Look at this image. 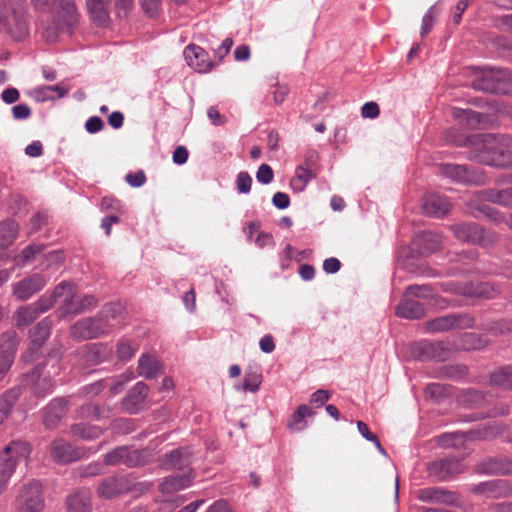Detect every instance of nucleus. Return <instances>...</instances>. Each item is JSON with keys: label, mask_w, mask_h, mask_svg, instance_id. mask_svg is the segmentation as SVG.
<instances>
[{"label": "nucleus", "mask_w": 512, "mask_h": 512, "mask_svg": "<svg viewBox=\"0 0 512 512\" xmlns=\"http://www.w3.org/2000/svg\"><path fill=\"white\" fill-rule=\"evenodd\" d=\"M130 482L122 476L108 477L97 488V494L103 499H112L129 491Z\"/></svg>", "instance_id": "nucleus-16"}, {"label": "nucleus", "mask_w": 512, "mask_h": 512, "mask_svg": "<svg viewBox=\"0 0 512 512\" xmlns=\"http://www.w3.org/2000/svg\"><path fill=\"white\" fill-rule=\"evenodd\" d=\"M71 433L74 437L83 440H93L100 437L102 429L98 426L79 423L71 427Z\"/></svg>", "instance_id": "nucleus-41"}, {"label": "nucleus", "mask_w": 512, "mask_h": 512, "mask_svg": "<svg viewBox=\"0 0 512 512\" xmlns=\"http://www.w3.org/2000/svg\"><path fill=\"white\" fill-rule=\"evenodd\" d=\"M124 308L119 303L105 305L95 318H83L70 328V335L77 340L98 338L124 322Z\"/></svg>", "instance_id": "nucleus-2"}, {"label": "nucleus", "mask_w": 512, "mask_h": 512, "mask_svg": "<svg viewBox=\"0 0 512 512\" xmlns=\"http://www.w3.org/2000/svg\"><path fill=\"white\" fill-rule=\"evenodd\" d=\"M313 412L305 404L298 406L296 411L292 414L287 427L289 430L298 432L306 427L305 418L312 415Z\"/></svg>", "instance_id": "nucleus-40"}, {"label": "nucleus", "mask_w": 512, "mask_h": 512, "mask_svg": "<svg viewBox=\"0 0 512 512\" xmlns=\"http://www.w3.org/2000/svg\"><path fill=\"white\" fill-rule=\"evenodd\" d=\"M430 475L439 480H446L462 472V464L456 458L440 459L429 465Z\"/></svg>", "instance_id": "nucleus-18"}, {"label": "nucleus", "mask_w": 512, "mask_h": 512, "mask_svg": "<svg viewBox=\"0 0 512 512\" xmlns=\"http://www.w3.org/2000/svg\"><path fill=\"white\" fill-rule=\"evenodd\" d=\"M237 189L240 193H248L251 190L252 178L247 172H240L237 175Z\"/></svg>", "instance_id": "nucleus-60"}, {"label": "nucleus", "mask_w": 512, "mask_h": 512, "mask_svg": "<svg viewBox=\"0 0 512 512\" xmlns=\"http://www.w3.org/2000/svg\"><path fill=\"white\" fill-rule=\"evenodd\" d=\"M477 470L487 474H512V458L488 459L480 463Z\"/></svg>", "instance_id": "nucleus-29"}, {"label": "nucleus", "mask_w": 512, "mask_h": 512, "mask_svg": "<svg viewBox=\"0 0 512 512\" xmlns=\"http://www.w3.org/2000/svg\"><path fill=\"white\" fill-rule=\"evenodd\" d=\"M484 202L487 200L478 197V192L470 199L468 205L473 216L478 218L479 214H482L492 222L501 223L504 220V214Z\"/></svg>", "instance_id": "nucleus-20"}, {"label": "nucleus", "mask_w": 512, "mask_h": 512, "mask_svg": "<svg viewBox=\"0 0 512 512\" xmlns=\"http://www.w3.org/2000/svg\"><path fill=\"white\" fill-rule=\"evenodd\" d=\"M191 483V479L188 475H172L167 477L160 485V489L163 493H172L188 487Z\"/></svg>", "instance_id": "nucleus-39"}, {"label": "nucleus", "mask_w": 512, "mask_h": 512, "mask_svg": "<svg viewBox=\"0 0 512 512\" xmlns=\"http://www.w3.org/2000/svg\"><path fill=\"white\" fill-rule=\"evenodd\" d=\"M17 512H44L42 486L36 481L24 484L16 497Z\"/></svg>", "instance_id": "nucleus-7"}, {"label": "nucleus", "mask_w": 512, "mask_h": 512, "mask_svg": "<svg viewBox=\"0 0 512 512\" xmlns=\"http://www.w3.org/2000/svg\"><path fill=\"white\" fill-rule=\"evenodd\" d=\"M190 464V455L186 450L178 449L166 454L163 465L166 468L183 469Z\"/></svg>", "instance_id": "nucleus-36"}, {"label": "nucleus", "mask_w": 512, "mask_h": 512, "mask_svg": "<svg viewBox=\"0 0 512 512\" xmlns=\"http://www.w3.org/2000/svg\"><path fill=\"white\" fill-rule=\"evenodd\" d=\"M452 116L454 119L458 120L460 124L469 129L481 128L487 122V117L484 114L471 109L453 108Z\"/></svg>", "instance_id": "nucleus-25"}, {"label": "nucleus", "mask_w": 512, "mask_h": 512, "mask_svg": "<svg viewBox=\"0 0 512 512\" xmlns=\"http://www.w3.org/2000/svg\"><path fill=\"white\" fill-rule=\"evenodd\" d=\"M43 11L51 12L54 28L48 29L49 35L55 36L57 31L74 26L78 21V12L74 0H31Z\"/></svg>", "instance_id": "nucleus-4"}, {"label": "nucleus", "mask_w": 512, "mask_h": 512, "mask_svg": "<svg viewBox=\"0 0 512 512\" xmlns=\"http://www.w3.org/2000/svg\"><path fill=\"white\" fill-rule=\"evenodd\" d=\"M262 381V375L253 368L246 370L242 389L243 391L256 392Z\"/></svg>", "instance_id": "nucleus-49"}, {"label": "nucleus", "mask_w": 512, "mask_h": 512, "mask_svg": "<svg viewBox=\"0 0 512 512\" xmlns=\"http://www.w3.org/2000/svg\"><path fill=\"white\" fill-rule=\"evenodd\" d=\"M468 158L495 168H512V137L508 135L475 134L466 138Z\"/></svg>", "instance_id": "nucleus-1"}, {"label": "nucleus", "mask_w": 512, "mask_h": 512, "mask_svg": "<svg viewBox=\"0 0 512 512\" xmlns=\"http://www.w3.org/2000/svg\"><path fill=\"white\" fill-rule=\"evenodd\" d=\"M46 285L45 278L40 274H33L13 285V295L21 301L27 300Z\"/></svg>", "instance_id": "nucleus-15"}, {"label": "nucleus", "mask_w": 512, "mask_h": 512, "mask_svg": "<svg viewBox=\"0 0 512 512\" xmlns=\"http://www.w3.org/2000/svg\"><path fill=\"white\" fill-rule=\"evenodd\" d=\"M418 499L426 503L451 505L456 501L454 493L440 487H428L418 491Z\"/></svg>", "instance_id": "nucleus-22"}, {"label": "nucleus", "mask_w": 512, "mask_h": 512, "mask_svg": "<svg viewBox=\"0 0 512 512\" xmlns=\"http://www.w3.org/2000/svg\"><path fill=\"white\" fill-rule=\"evenodd\" d=\"M488 343L486 337L476 333H466L462 338V348L465 350H480Z\"/></svg>", "instance_id": "nucleus-47"}, {"label": "nucleus", "mask_w": 512, "mask_h": 512, "mask_svg": "<svg viewBox=\"0 0 512 512\" xmlns=\"http://www.w3.org/2000/svg\"><path fill=\"white\" fill-rule=\"evenodd\" d=\"M422 209L426 215L440 218L450 211L451 204L447 198L432 193L422 199Z\"/></svg>", "instance_id": "nucleus-19"}, {"label": "nucleus", "mask_w": 512, "mask_h": 512, "mask_svg": "<svg viewBox=\"0 0 512 512\" xmlns=\"http://www.w3.org/2000/svg\"><path fill=\"white\" fill-rule=\"evenodd\" d=\"M51 333V323L47 319L39 322L31 332V342L33 350L39 349L44 342L48 339Z\"/></svg>", "instance_id": "nucleus-37"}, {"label": "nucleus", "mask_w": 512, "mask_h": 512, "mask_svg": "<svg viewBox=\"0 0 512 512\" xmlns=\"http://www.w3.org/2000/svg\"><path fill=\"white\" fill-rule=\"evenodd\" d=\"M96 299L92 295H86L82 298L76 297L75 285L73 284V296L71 300L66 301V314H78L87 309L96 306Z\"/></svg>", "instance_id": "nucleus-32"}, {"label": "nucleus", "mask_w": 512, "mask_h": 512, "mask_svg": "<svg viewBox=\"0 0 512 512\" xmlns=\"http://www.w3.org/2000/svg\"><path fill=\"white\" fill-rule=\"evenodd\" d=\"M48 224V215L45 212L36 213L30 220V233L38 232Z\"/></svg>", "instance_id": "nucleus-57"}, {"label": "nucleus", "mask_w": 512, "mask_h": 512, "mask_svg": "<svg viewBox=\"0 0 512 512\" xmlns=\"http://www.w3.org/2000/svg\"><path fill=\"white\" fill-rule=\"evenodd\" d=\"M68 401L54 399L45 409L43 422L48 429L55 428L67 412Z\"/></svg>", "instance_id": "nucleus-23"}, {"label": "nucleus", "mask_w": 512, "mask_h": 512, "mask_svg": "<svg viewBox=\"0 0 512 512\" xmlns=\"http://www.w3.org/2000/svg\"><path fill=\"white\" fill-rule=\"evenodd\" d=\"M317 171L308 168L298 167L295 176L292 178L290 185L295 192H301L305 189L307 183L316 177Z\"/></svg>", "instance_id": "nucleus-38"}, {"label": "nucleus", "mask_w": 512, "mask_h": 512, "mask_svg": "<svg viewBox=\"0 0 512 512\" xmlns=\"http://www.w3.org/2000/svg\"><path fill=\"white\" fill-rule=\"evenodd\" d=\"M50 368L49 362L36 366L32 371L23 375L22 385L30 386L38 396H44L54 387L53 377L59 374L58 365L52 363Z\"/></svg>", "instance_id": "nucleus-6"}, {"label": "nucleus", "mask_w": 512, "mask_h": 512, "mask_svg": "<svg viewBox=\"0 0 512 512\" xmlns=\"http://www.w3.org/2000/svg\"><path fill=\"white\" fill-rule=\"evenodd\" d=\"M184 57L188 65L200 73L210 71L215 63L210 60L208 53L200 46L190 44L184 50Z\"/></svg>", "instance_id": "nucleus-14"}, {"label": "nucleus", "mask_w": 512, "mask_h": 512, "mask_svg": "<svg viewBox=\"0 0 512 512\" xmlns=\"http://www.w3.org/2000/svg\"><path fill=\"white\" fill-rule=\"evenodd\" d=\"M161 370V364L153 355L144 354L138 361V374L147 379L156 377Z\"/></svg>", "instance_id": "nucleus-34"}, {"label": "nucleus", "mask_w": 512, "mask_h": 512, "mask_svg": "<svg viewBox=\"0 0 512 512\" xmlns=\"http://www.w3.org/2000/svg\"><path fill=\"white\" fill-rule=\"evenodd\" d=\"M499 241H500V235L496 231L486 229L479 225L478 236H477V241H476L477 245L484 247V248H488V247H493V246L497 245L499 243Z\"/></svg>", "instance_id": "nucleus-45"}, {"label": "nucleus", "mask_w": 512, "mask_h": 512, "mask_svg": "<svg viewBox=\"0 0 512 512\" xmlns=\"http://www.w3.org/2000/svg\"><path fill=\"white\" fill-rule=\"evenodd\" d=\"M106 357V348L101 344H85L73 355L72 363L80 370H87L100 364Z\"/></svg>", "instance_id": "nucleus-9"}, {"label": "nucleus", "mask_w": 512, "mask_h": 512, "mask_svg": "<svg viewBox=\"0 0 512 512\" xmlns=\"http://www.w3.org/2000/svg\"><path fill=\"white\" fill-rule=\"evenodd\" d=\"M380 113V109L377 103L367 102L362 106L361 114L364 118H376Z\"/></svg>", "instance_id": "nucleus-64"}, {"label": "nucleus", "mask_w": 512, "mask_h": 512, "mask_svg": "<svg viewBox=\"0 0 512 512\" xmlns=\"http://www.w3.org/2000/svg\"><path fill=\"white\" fill-rule=\"evenodd\" d=\"M474 323V318L469 314H449L427 321L425 327L434 333L450 329H467L473 327Z\"/></svg>", "instance_id": "nucleus-10"}, {"label": "nucleus", "mask_w": 512, "mask_h": 512, "mask_svg": "<svg viewBox=\"0 0 512 512\" xmlns=\"http://www.w3.org/2000/svg\"><path fill=\"white\" fill-rule=\"evenodd\" d=\"M505 485L504 480H498V481H490V482H484L479 484L475 491L477 493H485L488 495H491L493 497L499 496L501 493L497 492V489L503 488Z\"/></svg>", "instance_id": "nucleus-52"}, {"label": "nucleus", "mask_w": 512, "mask_h": 512, "mask_svg": "<svg viewBox=\"0 0 512 512\" xmlns=\"http://www.w3.org/2000/svg\"><path fill=\"white\" fill-rule=\"evenodd\" d=\"M26 0H3L0 3V32L20 41L28 34L25 20Z\"/></svg>", "instance_id": "nucleus-3"}, {"label": "nucleus", "mask_w": 512, "mask_h": 512, "mask_svg": "<svg viewBox=\"0 0 512 512\" xmlns=\"http://www.w3.org/2000/svg\"><path fill=\"white\" fill-rule=\"evenodd\" d=\"M425 308L418 300L404 294V299L396 307V315L406 319H420L425 316Z\"/></svg>", "instance_id": "nucleus-24"}, {"label": "nucleus", "mask_w": 512, "mask_h": 512, "mask_svg": "<svg viewBox=\"0 0 512 512\" xmlns=\"http://www.w3.org/2000/svg\"><path fill=\"white\" fill-rule=\"evenodd\" d=\"M12 116L15 120H25L28 119L31 114V108L27 104H17L11 109Z\"/></svg>", "instance_id": "nucleus-61"}, {"label": "nucleus", "mask_w": 512, "mask_h": 512, "mask_svg": "<svg viewBox=\"0 0 512 512\" xmlns=\"http://www.w3.org/2000/svg\"><path fill=\"white\" fill-rule=\"evenodd\" d=\"M274 177V172L268 164H261L256 173V179L263 184H269Z\"/></svg>", "instance_id": "nucleus-58"}, {"label": "nucleus", "mask_w": 512, "mask_h": 512, "mask_svg": "<svg viewBox=\"0 0 512 512\" xmlns=\"http://www.w3.org/2000/svg\"><path fill=\"white\" fill-rule=\"evenodd\" d=\"M406 296L432 300L436 296V290L432 285H410L405 290Z\"/></svg>", "instance_id": "nucleus-44"}, {"label": "nucleus", "mask_w": 512, "mask_h": 512, "mask_svg": "<svg viewBox=\"0 0 512 512\" xmlns=\"http://www.w3.org/2000/svg\"><path fill=\"white\" fill-rule=\"evenodd\" d=\"M67 512H91V492L80 489L70 494L66 499Z\"/></svg>", "instance_id": "nucleus-26"}, {"label": "nucleus", "mask_w": 512, "mask_h": 512, "mask_svg": "<svg viewBox=\"0 0 512 512\" xmlns=\"http://www.w3.org/2000/svg\"><path fill=\"white\" fill-rule=\"evenodd\" d=\"M40 314L33 304L20 307L16 313V325L18 327L28 326L34 322Z\"/></svg>", "instance_id": "nucleus-42"}, {"label": "nucleus", "mask_w": 512, "mask_h": 512, "mask_svg": "<svg viewBox=\"0 0 512 512\" xmlns=\"http://www.w3.org/2000/svg\"><path fill=\"white\" fill-rule=\"evenodd\" d=\"M72 296L73 283L64 281L57 285L51 294L42 295L33 305L38 313L41 314L49 310L58 299H62L65 309L66 301L71 300Z\"/></svg>", "instance_id": "nucleus-12"}, {"label": "nucleus", "mask_w": 512, "mask_h": 512, "mask_svg": "<svg viewBox=\"0 0 512 512\" xmlns=\"http://www.w3.org/2000/svg\"><path fill=\"white\" fill-rule=\"evenodd\" d=\"M18 345L19 337L14 330L3 332L0 335V356L10 357L14 361Z\"/></svg>", "instance_id": "nucleus-33"}, {"label": "nucleus", "mask_w": 512, "mask_h": 512, "mask_svg": "<svg viewBox=\"0 0 512 512\" xmlns=\"http://www.w3.org/2000/svg\"><path fill=\"white\" fill-rule=\"evenodd\" d=\"M79 413L83 418L99 419L101 417L100 407L91 403L83 405Z\"/></svg>", "instance_id": "nucleus-63"}, {"label": "nucleus", "mask_w": 512, "mask_h": 512, "mask_svg": "<svg viewBox=\"0 0 512 512\" xmlns=\"http://www.w3.org/2000/svg\"><path fill=\"white\" fill-rule=\"evenodd\" d=\"M88 12L92 20L100 26L108 23L111 0H86Z\"/></svg>", "instance_id": "nucleus-27"}, {"label": "nucleus", "mask_w": 512, "mask_h": 512, "mask_svg": "<svg viewBox=\"0 0 512 512\" xmlns=\"http://www.w3.org/2000/svg\"><path fill=\"white\" fill-rule=\"evenodd\" d=\"M148 391L149 388L144 382L136 383L123 401L125 410L131 414L137 413L143 407Z\"/></svg>", "instance_id": "nucleus-21"}, {"label": "nucleus", "mask_w": 512, "mask_h": 512, "mask_svg": "<svg viewBox=\"0 0 512 512\" xmlns=\"http://www.w3.org/2000/svg\"><path fill=\"white\" fill-rule=\"evenodd\" d=\"M19 397V391L17 389H11L9 391H6L0 396V423L3 422V420L7 417V415L10 413L12 407L16 403V400Z\"/></svg>", "instance_id": "nucleus-43"}, {"label": "nucleus", "mask_w": 512, "mask_h": 512, "mask_svg": "<svg viewBox=\"0 0 512 512\" xmlns=\"http://www.w3.org/2000/svg\"><path fill=\"white\" fill-rule=\"evenodd\" d=\"M445 290L464 296L491 298L495 294V289L489 283H455L445 284Z\"/></svg>", "instance_id": "nucleus-13"}, {"label": "nucleus", "mask_w": 512, "mask_h": 512, "mask_svg": "<svg viewBox=\"0 0 512 512\" xmlns=\"http://www.w3.org/2000/svg\"><path fill=\"white\" fill-rule=\"evenodd\" d=\"M50 455L57 463H70L80 458V452L68 441L57 438L50 445Z\"/></svg>", "instance_id": "nucleus-17"}, {"label": "nucleus", "mask_w": 512, "mask_h": 512, "mask_svg": "<svg viewBox=\"0 0 512 512\" xmlns=\"http://www.w3.org/2000/svg\"><path fill=\"white\" fill-rule=\"evenodd\" d=\"M439 170L442 175L459 183L485 185L488 182V177L483 170L466 165L442 164Z\"/></svg>", "instance_id": "nucleus-8"}, {"label": "nucleus", "mask_w": 512, "mask_h": 512, "mask_svg": "<svg viewBox=\"0 0 512 512\" xmlns=\"http://www.w3.org/2000/svg\"><path fill=\"white\" fill-rule=\"evenodd\" d=\"M136 352V348L128 340H121L118 343L117 355L123 360H130Z\"/></svg>", "instance_id": "nucleus-55"}, {"label": "nucleus", "mask_w": 512, "mask_h": 512, "mask_svg": "<svg viewBox=\"0 0 512 512\" xmlns=\"http://www.w3.org/2000/svg\"><path fill=\"white\" fill-rule=\"evenodd\" d=\"M479 224L474 222L458 223L451 226L454 236L466 243L476 244Z\"/></svg>", "instance_id": "nucleus-30"}, {"label": "nucleus", "mask_w": 512, "mask_h": 512, "mask_svg": "<svg viewBox=\"0 0 512 512\" xmlns=\"http://www.w3.org/2000/svg\"><path fill=\"white\" fill-rule=\"evenodd\" d=\"M418 239H422L425 244V249L429 252H434L440 248L442 237L435 232L427 231L419 235Z\"/></svg>", "instance_id": "nucleus-51"}, {"label": "nucleus", "mask_w": 512, "mask_h": 512, "mask_svg": "<svg viewBox=\"0 0 512 512\" xmlns=\"http://www.w3.org/2000/svg\"><path fill=\"white\" fill-rule=\"evenodd\" d=\"M447 387L439 383H431L425 388V395L427 398L439 400L447 394Z\"/></svg>", "instance_id": "nucleus-56"}, {"label": "nucleus", "mask_w": 512, "mask_h": 512, "mask_svg": "<svg viewBox=\"0 0 512 512\" xmlns=\"http://www.w3.org/2000/svg\"><path fill=\"white\" fill-rule=\"evenodd\" d=\"M357 428H358V431L359 433L368 441L374 443V445L376 446V448L382 453V454H385V450L383 449V447L381 446V443L380 441L378 440L377 436L375 434H373L370 430H369V427L366 423L362 422V421H358L357 422Z\"/></svg>", "instance_id": "nucleus-54"}, {"label": "nucleus", "mask_w": 512, "mask_h": 512, "mask_svg": "<svg viewBox=\"0 0 512 512\" xmlns=\"http://www.w3.org/2000/svg\"><path fill=\"white\" fill-rule=\"evenodd\" d=\"M21 458L7 459L0 467V494L7 488L8 481L14 473L16 466Z\"/></svg>", "instance_id": "nucleus-46"}, {"label": "nucleus", "mask_w": 512, "mask_h": 512, "mask_svg": "<svg viewBox=\"0 0 512 512\" xmlns=\"http://www.w3.org/2000/svg\"><path fill=\"white\" fill-rule=\"evenodd\" d=\"M44 249V245L32 244L25 247L21 254L16 257V263L19 266L25 265L27 262L33 260L35 256L41 253Z\"/></svg>", "instance_id": "nucleus-50"}, {"label": "nucleus", "mask_w": 512, "mask_h": 512, "mask_svg": "<svg viewBox=\"0 0 512 512\" xmlns=\"http://www.w3.org/2000/svg\"><path fill=\"white\" fill-rule=\"evenodd\" d=\"M30 446L25 441H12L0 453V467L7 459L27 458L30 454Z\"/></svg>", "instance_id": "nucleus-31"}, {"label": "nucleus", "mask_w": 512, "mask_h": 512, "mask_svg": "<svg viewBox=\"0 0 512 512\" xmlns=\"http://www.w3.org/2000/svg\"><path fill=\"white\" fill-rule=\"evenodd\" d=\"M126 182L132 187H141L146 182V175L143 170L130 172L125 177Z\"/></svg>", "instance_id": "nucleus-62"}, {"label": "nucleus", "mask_w": 512, "mask_h": 512, "mask_svg": "<svg viewBox=\"0 0 512 512\" xmlns=\"http://www.w3.org/2000/svg\"><path fill=\"white\" fill-rule=\"evenodd\" d=\"M101 208L103 210H110L113 212H121L123 205L121 201L113 196H105L101 201Z\"/></svg>", "instance_id": "nucleus-59"}, {"label": "nucleus", "mask_w": 512, "mask_h": 512, "mask_svg": "<svg viewBox=\"0 0 512 512\" xmlns=\"http://www.w3.org/2000/svg\"><path fill=\"white\" fill-rule=\"evenodd\" d=\"M491 383L493 385L511 389L512 377H511V366L503 367L491 374Z\"/></svg>", "instance_id": "nucleus-48"}, {"label": "nucleus", "mask_w": 512, "mask_h": 512, "mask_svg": "<svg viewBox=\"0 0 512 512\" xmlns=\"http://www.w3.org/2000/svg\"><path fill=\"white\" fill-rule=\"evenodd\" d=\"M471 436H472V432L467 433L465 435L459 434V433H454V434H450V435H442L439 439V442L441 445H443L445 447H449V446L458 447V444L463 443L465 438H470Z\"/></svg>", "instance_id": "nucleus-53"}, {"label": "nucleus", "mask_w": 512, "mask_h": 512, "mask_svg": "<svg viewBox=\"0 0 512 512\" xmlns=\"http://www.w3.org/2000/svg\"><path fill=\"white\" fill-rule=\"evenodd\" d=\"M475 90L512 95V76L506 69L490 70L472 82Z\"/></svg>", "instance_id": "nucleus-5"}, {"label": "nucleus", "mask_w": 512, "mask_h": 512, "mask_svg": "<svg viewBox=\"0 0 512 512\" xmlns=\"http://www.w3.org/2000/svg\"><path fill=\"white\" fill-rule=\"evenodd\" d=\"M104 462L111 466L123 464L127 467H137L146 463V457L144 451L120 446L107 453Z\"/></svg>", "instance_id": "nucleus-11"}, {"label": "nucleus", "mask_w": 512, "mask_h": 512, "mask_svg": "<svg viewBox=\"0 0 512 512\" xmlns=\"http://www.w3.org/2000/svg\"><path fill=\"white\" fill-rule=\"evenodd\" d=\"M478 197L504 207H512V187L505 189H486L478 192Z\"/></svg>", "instance_id": "nucleus-28"}, {"label": "nucleus", "mask_w": 512, "mask_h": 512, "mask_svg": "<svg viewBox=\"0 0 512 512\" xmlns=\"http://www.w3.org/2000/svg\"><path fill=\"white\" fill-rule=\"evenodd\" d=\"M19 231L17 222L11 219L0 222V247L7 248L16 240Z\"/></svg>", "instance_id": "nucleus-35"}]
</instances>
